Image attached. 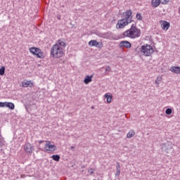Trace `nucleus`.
<instances>
[{
  "label": "nucleus",
  "mask_w": 180,
  "mask_h": 180,
  "mask_svg": "<svg viewBox=\"0 0 180 180\" xmlns=\"http://www.w3.org/2000/svg\"><path fill=\"white\" fill-rule=\"evenodd\" d=\"M140 51L143 54V56L150 57V56H151V54L154 53V49L150 45L146 44L141 47Z\"/></svg>",
  "instance_id": "nucleus-4"
},
{
  "label": "nucleus",
  "mask_w": 180,
  "mask_h": 180,
  "mask_svg": "<svg viewBox=\"0 0 180 180\" xmlns=\"http://www.w3.org/2000/svg\"><path fill=\"white\" fill-rule=\"evenodd\" d=\"M0 143H4V137H2V134H0Z\"/></svg>",
  "instance_id": "nucleus-29"
},
{
  "label": "nucleus",
  "mask_w": 180,
  "mask_h": 180,
  "mask_svg": "<svg viewBox=\"0 0 180 180\" xmlns=\"http://www.w3.org/2000/svg\"><path fill=\"white\" fill-rule=\"evenodd\" d=\"M39 144H41L43 143V141H39Z\"/></svg>",
  "instance_id": "nucleus-32"
},
{
  "label": "nucleus",
  "mask_w": 180,
  "mask_h": 180,
  "mask_svg": "<svg viewBox=\"0 0 180 180\" xmlns=\"http://www.w3.org/2000/svg\"><path fill=\"white\" fill-rule=\"evenodd\" d=\"M105 71H106L107 72H110V71H112V69L110 68V66H107V67L105 68Z\"/></svg>",
  "instance_id": "nucleus-28"
},
{
  "label": "nucleus",
  "mask_w": 180,
  "mask_h": 180,
  "mask_svg": "<svg viewBox=\"0 0 180 180\" xmlns=\"http://www.w3.org/2000/svg\"><path fill=\"white\" fill-rule=\"evenodd\" d=\"M24 150L27 154H32L33 153V146L30 143H26L24 145Z\"/></svg>",
  "instance_id": "nucleus-9"
},
{
  "label": "nucleus",
  "mask_w": 180,
  "mask_h": 180,
  "mask_svg": "<svg viewBox=\"0 0 180 180\" xmlns=\"http://www.w3.org/2000/svg\"><path fill=\"white\" fill-rule=\"evenodd\" d=\"M165 113L166 115H171L172 113V109L171 108H167L166 110H165Z\"/></svg>",
  "instance_id": "nucleus-24"
},
{
  "label": "nucleus",
  "mask_w": 180,
  "mask_h": 180,
  "mask_svg": "<svg viewBox=\"0 0 180 180\" xmlns=\"http://www.w3.org/2000/svg\"><path fill=\"white\" fill-rule=\"evenodd\" d=\"M22 85L23 88H27V86L32 88V86H33V83H32V81L25 80L22 82Z\"/></svg>",
  "instance_id": "nucleus-12"
},
{
  "label": "nucleus",
  "mask_w": 180,
  "mask_h": 180,
  "mask_svg": "<svg viewBox=\"0 0 180 180\" xmlns=\"http://www.w3.org/2000/svg\"><path fill=\"white\" fill-rule=\"evenodd\" d=\"M6 108L11 109V110H13V109H15V104L11 102H6Z\"/></svg>",
  "instance_id": "nucleus-16"
},
{
  "label": "nucleus",
  "mask_w": 180,
  "mask_h": 180,
  "mask_svg": "<svg viewBox=\"0 0 180 180\" xmlns=\"http://www.w3.org/2000/svg\"><path fill=\"white\" fill-rule=\"evenodd\" d=\"M160 4H161L160 0H152L151 4L153 8H158L160 6Z\"/></svg>",
  "instance_id": "nucleus-13"
},
{
  "label": "nucleus",
  "mask_w": 180,
  "mask_h": 180,
  "mask_svg": "<svg viewBox=\"0 0 180 180\" xmlns=\"http://www.w3.org/2000/svg\"><path fill=\"white\" fill-rule=\"evenodd\" d=\"M51 158L53 160V161H60V155H53Z\"/></svg>",
  "instance_id": "nucleus-20"
},
{
  "label": "nucleus",
  "mask_w": 180,
  "mask_h": 180,
  "mask_svg": "<svg viewBox=\"0 0 180 180\" xmlns=\"http://www.w3.org/2000/svg\"><path fill=\"white\" fill-rule=\"evenodd\" d=\"M30 53H32L33 56H37L38 58H43V51H41V49L36 47H32L30 48Z\"/></svg>",
  "instance_id": "nucleus-5"
},
{
  "label": "nucleus",
  "mask_w": 180,
  "mask_h": 180,
  "mask_svg": "<svg viewBox=\"0 0 180 180\" xmlns=\"http://www.w3.org/2000/svg\"><path fill=\"white\" fill-rule=\"evenodd\" d=\"M120 47H125V49H131V44L128 41H122L120 43Z\"/></svg>",
  "instance_id": "nucleus-11"
},
{
  "label": "nucleus",
  "mask_w": 180,
  "mask_h": 180,
  "mask_svg": "<svg viewBox=\"0 0 180 180\" xmlns=\"http://www.w3.org/2000/svg\"><path fill=\"white\" fill-rule=\"evenodd\" d=\"M51 56L53 58H60L64 56V50L63 47L58 44H54L51 49Z\"/></svg>",
  "instance_id": "nucleus-3"
},
{
  "label": "nucleus",
  "mask_w": 180,
  "mask_h": 180,
  "mask_svg": "<svg viewBox=\"0 0 180 180\" xmlns=\"http://www.w3.org/2000/svg\"><path fill=\"white\" fill-rule=\"evenodd\" d=\"M115 175L117 176L119 175H120V169L117 170Z\"/></svg>",
  "instance_id": "nucleus-31"
},
{
  "label": "nucleus",
  "mask_w": 180,
  "mask_h": 180,
  "mask_svg": "<svg viewBox=\"0 0 180 180\" xmlns=\"http://www.w3.org/2000/svg\"><path fill=\"white\" fill-rule=\"evenodd\" d=\"M0 108H6V102H0Z\"/></svg>",
  "instance_id": "nucleus-25"
},
{
  "label": "nucleus",
  "mask_w": 180,
  "mask_h": 180,
  "mask_svg": "<svg viewBox=\"0 0 180 180\" xmlns=\"http://www.w3.org/2000/svg\"><path fill=\"white\" fill-rule=\"evenodd\" d=\"M160 25L162 30H168V29H169V27L171 26V24H169L168 21L165 20L161 21Z\"/></svg>",
  "instance_id": "nucleus-10"
},
{
  "label": "nucleus",
  "mask_w": 180,
  "mask_h": 180,
  "mask_svg": "<svg viewBox=\"0 0 180 180\" xmlns=\"http://www.w3.org/2000/svg\"><path fill=\"white\" fill-rule=\"evenodd\" d=\"M104 96L107 98L108 103H110V102H112V96H109L108 94H105Z\"/></svg>",
  "instance_id": "nucleus-19"
},
{
  "label": "nucleus",
  "mask_w": 180,
  "mask_h": 180,
  "mask_svg": "<svg viewBox=\"0 0 180 180\" xmlns=\"http://www.w3.org/2000/svg\"><path fill=\"white\" fill-rule=\"evenodd\" d=\"M136 132L134 131V130L131 129L128 134H127V139H131V137H133L134 136H135Z\"/></svg>",
  "instance_id": "nucleus-17"
},
{
  "label": "nucleus",
  "mask_w": 180,
  "mask_h": 180,
  "mask_svg": "<svg viewBox=\"0 0 180 180\" xmlns=\"http://www.w3.org/2000/svg\"><path fill=\"white\" fill-rule=\"evenodd\" d=\"M94 75H86V77L84 78V83L86 84H89V82H92V77Z\"/></svg>",
  "instance_id": "nucleus-14"
},
{
  "label": "nucleus",
  "mask_w": 180,
  "mask_h": 180,
  "mask_svg": "<svg viewBox=\"0 0 180 180\" xmlns=\"http://www.w3.org/2000/svg\"><path fill=\"white\" fill-rule=\"evenodd\" d=\"M89 174H90V175H92V174H94V172H95V169L93 168H91L88 170Z\"/></svg>",
  "instance_id": "nucleus-27"
},
{
  "label": "nucleus",
  "mask_w": 180,
  "mask_h": 180,
  "mask_svg": "<svg viewBox=\"0 0 180 180\" xmlns=\"http://www.w3.org/2000/svg\"><path fill=\"white\" fill-rule=\"evenodd\" d=\"M131 14V10H127L125 13H123V18L118 20L117 27H118L119 29H123L125 26H127L129 23H131V19H133Z\"/></svg>",
  "instance_id": "nucleus-1"
},
{
  "label": "nucleus",
  "mask_w": 180,
  "mask_h": 180,
  "mask_svg": "<svg viewBox=\"0 0 180 180\" xmlns=\"http://www.w3.org/2000/svg\"><path fill=\"white\" fill-rule=\"evenodd\" d=\"M160 147L162 150V151H165L166 153H169L171 150H172V143L170 142H167L166 143H162L160 145Z\"/></svg>",
  "instance_id": "nucleus-6"
},
{
  "label": "nucleus",
  "mask_w": 180,
  "mask_h": 180,
  "mask_svg": "<svg viewBox=\"0 0 180 180\" xmlns=\"http://www.w3.org/2000/svg\"><path fill=\"white\" fill-rule=\"evenodd\" d=\"M160 3L162 4L163 5H165L169 2V0H160Z\"/></svg>",
  "instance_id": "nucleus-26"
},
{
  "label": "nucleus",
  "mask_w": 180,
  "mask_h": 180,
  "mask_svg": "<svg viewBox=\"0 0 180 180\" xmlns=\"http://www.w3.org/2000/svg\"><path fill=\"white\" fill-rule=\"evenodd\" d=\"M89 46L90 47H97V49H102L103 46L101 42H98L96 40H91L89 42Z\"/></svg>",
  "instance_id": "nucleus-7"
},
{
  "label": "nucleus",
  "mask_w": 180,
  "mask_h": 180,
  "mask_svg": "<svg viewBox=\"0 0 180 180\" xmlns=\"http://www.w3.org/2000/svg\"><path fill=\"white\" fill-rule=\"evenodd\" d=\"M44 149L46 151H56V150H57V147L55 145H51L50 141H46L44 145Z\"/></svg>",
  "instance_id": "nucleus-8"
},
{
  "label": "nucleus",
  "mask_w": 180,
  "mask_h": 180,
  "mask_svg": "<svg viewBox=\"0 0 180 180\" xmlns=\"http://www.w3.org/2000/svg\"><path fill=\"white\" fill-rule=\"evenodd\" d=\"M170 71H172V72H174V74H180V67H172L170 68Z\"/></svg>",
  "instance_id": "nucleus-15"
},
{
  "label": "nucleus",
  "mask_w": 180,
  "mask_h": 180,
  "mask_svg": "<svg viewBox=\"0 0 180 180\" xmlns=\"http://www.w3.org/2000/svg\"><path fill=\"white\" fill-rule=\"evenodd\" d=\"M141 35V31L140 29L136 27V25L133 24L130 29L127 30L122 34V37H129V39H137Z\"/></svg>",
  "instance_id": "nucleus-2"
},
{
  "label": "nucleus",
  "mask_w": 180,
  "mask_h": 180,
  "mask_svg": "<svg viewBox=\"0 0 180 180\" xmlns=\"http://www.w3.org/2000/svg\"><path fill=\"white\" fill-rule=\"evenodd\" d=\"M117 171H118V169H120V164L119 162H117Z\"/></svg>",
  "instance_id": "nucleus-30"
},
{
  "label": "nucleus",
  "mask_w": 180,
  "mask_h": 180,
  "mask_svg": "<svg viewBox=\"0 0 180 180\" xmlns=\"http://www.w3.org/2000/svg\"><path fill=\"white\" fill-rule=\"evenodd\" d=\"M161 79H162V78L161 77H157V79L155 82V84H157V86H158L160 85V82Z\"/></svg>",
  "instance_id": "nucleus-22"
},
{
  "label": "nucleus",
  "mask_w": 180,
  "mask_h": 180,
  "mask_svg": "<svg viewBox=\"0 0 180 180\" xmlns=\"http://www.w3.org/2000/svg\"><path fill=\"white\" fill-rule=\"evenodd\" d=\"M71 148H74V146H71Z\"/></svg>",
  "instance_id": "nucleus-33"
},
{
  "label": "nucleus",
  "mask_w": 180,
  "mask_h": 180,
  "mask_svg": "<svg viewBox=\"0 0 180 180\" xmlns=\"http://www.w3.org/2000/svg\"><path fill=\"white\" fill-rule=\"evenodd\" d=\"M136 17L138 20H143V15H141V13H137Z\"/></svg>",
  "instance_id": "nucleus-21"
},
{
  "label": "nucleus",
  "mask_w": 180,
  "mask_h": 180,
  "mask_svg": "<svg viewBox=\"0 0 180 180\" xmlns=\"http://www.w3.org/2000/svg\"><path fill=\"white\" fill-rule=\"evenodd\" d=\"M5 74V67H1L0 68V75H4Z\"/></svg>",
  "instance_id": "nucleus-23"
},
{
  "label": "nucleus",
  "mask_w": 180,
  "mask_h": 180,
  "mask_svg": "<svg viewBox=\"0 0 180 180\" xmlns=\"http://www.w3.org/2000/svg\"><path fill=\"white\" fill-rule=\"evenodd\" d=\"M58 44V46H60V47H65V42H64L61 39H59L58 41V44Z\"/></svg>",
  "instance_id": "nucleus-18"
}]
</instances>
